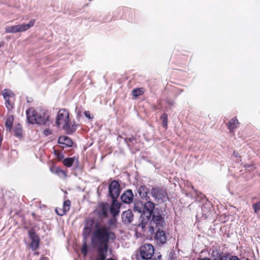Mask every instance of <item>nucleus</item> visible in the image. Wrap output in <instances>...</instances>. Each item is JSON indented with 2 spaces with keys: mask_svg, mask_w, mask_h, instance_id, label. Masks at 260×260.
I'll return each mask as SVG.
<instances>
[{
  "mask_svg": "<svg viewBox=\"0 0 260 260\" xmlns=\"http://www.w3.org/2000/svg\"><path fill=\"white\" fill-rule=\"evenodd\" d=\"M51 133H52L51 131L50 130L49 128L45 129L43 132L44 135L46 136H48L51 135Z\"/></svg>",
  "mask_w": 260,
  "mask_h": 260,
  "instance_id": "nucleus-35",
  "label": "nucleus"
},
{
  "mask_svg": "<svg viewBox=\"0 0 260 260\" xmlns=\"http://www.w3.org/2000/svg\"><path fill=\"white\" fill-rule=\"evenodd\" d=\"M144 93V90L143 88H137L132 90V94L136 99L138 96L143 94Z\"/></svg>",
  "mask_w": 260,
  "mask_h": 260,
  "instance_id": "nucleus-25",
  "label": "nucleus"
},
{
  "mask_svg": "<svg viewBox=\"0 0 260 260\" xmlns=\"http://www.w3.org/2000/svg\"><path fill=\"white\" fill-rule=\"evenodd\" d=\"M81 251L82 253L84 256L86 255V254H87L88 249H87V246L86 243H85L83 245V246L81 248Z\"/></svg>",
  "mask_w": 260,
  "mask_h": 260,
  "instance_id": "nucleus-34",
  "label": "nucleus"
},
{
  "mask_svg": "<svg viewBox=\"0 0 260 260\" xmlns=\"http://www.w3.org/2000/svg\"><path fill=\"white\" fill-rule=\"evenodd\" d=\"M35 22V20L31 19L28 24H22L17 25L7 26L6 27L5 31L7 33H16L21 31H24L28 30L29 28L33 26Z\"/></svg>",
  "mask_w": 260,
  "mask_h": 260,
  "instance_id": "nucleus-6",
  "label": "nucleus"
},
{
  "mask_svg": "<svg viewBox=\"0 0 260 260\" xmlns=\"http://www.w3.org/2000/svg\"><path fill=\"white\" fill-rule=\"evenodd\" d=\"M1 93L5 99V105L7 109L9 111L13 109L15 101V94L9 89H5Z\"/></svg>",
  "mask_w": 260,
  "mask_h": 260,
  "instance_id": "nucleus-5",
  "label": "nucleus"
},
{
  "mask_svg": "<svg viewBox=\"0 0 260 260\" xmlns=\"http://www.w3.org/2000/svg\"><path fill=\"white\" fill-rule=\"evenodd\" d=\"M133 210L135 212H138L139 213L144 211V204L140 201H136L134 202Z\"/></svg>",
  "mask_w": 260,
  "mask_h": 260,
  "instance_id": "nucleus-22",
  "label": "nucleus"
},
{
  "mask_svg": "<svg viewBox=\"0 0 260 260\" xmlns=\"http://www.w3.org/2000/svg\"><path fill=\"white\" fill-rule=\"evenodd\" d=\"M229 260H240V259L236 256H232L230 257Z\"/></svg>",
  "mask_w": 260,
  "mask_h": 260,
  "instance_id": "nucleus-39",
  "label": "nucleus"
},
{
  "mask_svg": "<svg viewBox=\"0 0 260 260\" xmlns=\"http://www.w3.org/2000/svg\"><path fill=\"white\" fill-rule=\"evenodd\" d=\"M167 235L163 230H160V228L157 230L154 240L157 245H161L165 244L167 240Z\"/></svg>",
  "mask_w": 260,
  "mask_h": 260,
  "instance_id": "nucleus-11",
  "label": "nucleus"
},
{
  "mask_svg": "<svg viewBox=\"0 0 260 260\" xmlns=\"http://www.w3.org/2000/svg\"><path fill=\"white\" fill-rule=\"evenodd\" d=\"M122 221L124 223H129L133 220V214L130 210L123 212L122 214Z\"/></svg>",
  "mask_w": 260,
  "mask_h": 260,
  "instance_id": "nucleus-19",
  "label": "nucleus"
},
{
  "mask_svg": "<svg viewBox=\"0 0 260 260\" xmlns=\"http://www.w3.org/2000/svg\"><path fill=\"white\" fill-rule=\"evenodd\" d=\"M58 143L62 145L61 147L62 148L72 147L73 144L72 140L66 136L59 137L58 140Z\"/></svg>",
  "mask_w": 260,
  "mask_h": 260,
  "instance_id": "nucleus-13",
  "label": "nucleus"
},
{
  "mask_svg": "<svg viewBox=\"0 0 260 260\" xmlns=\"http://www.w3.org/2000/svg\"><path fill=\"white\" fill-rule=\"evenodd\" d=\"M58 158L59 159L61 160L63 158V155L62 154H58Z\"/></svg>",
  "mask_w": 260,
  "mask_h": 260,
  "instance_id": "nucleus-40",
  "label": "nucleus"
},
{
  "mask_svg": "<svg viewBox=\"0 0 260 260\" xmlns=\"http://www.w3.org/2000/svg\"><path fill=\"white\" fill-rule=\"evenodd\" d=\"M147 202L144 204V211H146V214H148V216H151V215L153 213L155 209V205L152 202L148 200H146Z\"/></svg>",
  "mask_w": 260,
  "mask_h": 260,
  "instance_id": "nucleus-15",
  "label": "nucleus"
},
{
  "mask_svg": "<svg viewBox=\"0 0 260 260\" xmlns=\"http://www.w3.org/2000/svg\"><path fill=\"white\" fill-rule=\"evenodd\" d=\"M94 221L93 219H90L87 220L86 226L85 227L84 230L90 231L91 227L93 225Z\"/></svg>",
  "mask_w": 260,
  "mask_h": 260,
  "instance_id": "nucleus-28",
  "label": "nucleus"
},
{
  "mask_svg": "<svg viewBox=\"0 0 260 260\" xmlns=\"http://www.w3.org/2000/svg\"><path fill=\"white\" fill-rule=\"evenodd\" d=\"M233 154L236 157H238V155H239L238 152L237 151H235V150L233 151Z\"/></svg>",
  "mask_w": 260,
  "mask_h": 260,
  "instance_id": "nucleus-41",
  "label": "nucleus"
},
{
  "mask_svg": "<svg viewBox=\"0 0 260 260\" xmlns=\"http://www.w3.org/2000/svg\"><path fill=\"white\" fill-rule=\"evenodd\" d=\"M160 120H162V125L165 129L168 128V115L167 113H164L160 118Z\"/></svg>",
  "mask_w": 260,
  "mask_h": 260,
  "instance_id": "nucleus-27",
  "label": "nucleus"
},
{
  "mask_svg": "<svg viewBox=\"0 0 260 260\" xmlns=\"http://www.w3.org/2000/svg\"><path fill=\"white\" fill-rule=\"evenodd\" d=\"M71 204V201L69 200H66L63 202L62 207L67 212L70 210Z\"/></svg>",
  "mask_w": 260,
  "mask_h": 260,
  "instance_id": "nucleus-30",
  "label": "nucleus"
},
{
  "mask_svg": "<svg viewBox=\"0 0 260 260\" xmlns=\"http://www.w3.org/2000/svg\"><path fill=\"white\" fill-rule=\"evenodd\" d=\"M199 260H210V259L209 258L205 257V258H204L202 259H199Z\"/></svg>",
  "mask_w": 260,
  "mask_h": 260,
  "instance_id": "nucleus-42",
  "label": "nucleus"
},
{
  "mask_svg": "<svg viewBox=\"0 0 260 260\" xmlns=\"http://www.w3.org/2000/svg\"><path fill=\"white\" fill-rule=\"evenodd\" d=\"M51 171L57 174L59 177H66V172L60 168L57 167H52L51 168Z\"/></svg>",
  "mask_w": 260,
  "mask_h": 260,
  "instance_id": "nucleus-24",
  "label": "nucleus"
},
{
  "mask_svg": "<svg viewBox=\"0 0 260 260\" xmlns=\"http://www.w3.org/2000/svg\"><path fill=\"white\" fill-rule=\"evenodd\" d=\"M109 194L112 199H117L119 197L121 188L119 182L117 180H113L108 187Z\"/></svg>",
  "mask_w": 260,
  "mask_h": 260,
  "instance_id": "nucleus-8",
  "label": "nucleus"
},
{
  "mask_svg": "<svg viewBox=\"0 0 260 260\" xmlns=\"http://www.w3.org/2000/svg\"><path fill=\"white\" fill-rule=\"evenodd\" d=\"M150 218L151 216H148L146 211H144L141 215L139 225L141 226L142 229H144L148 221H150Z\"/></svg>",
  "mask_w": 260,
  "mask_h": 260,
  "instance_id": "nucleus-20",
  "label": "nucleus"
},
{
  "mask_svg": "<svg viewBox=\"0 0 260 260\" xmlns=\"http://www.w3.org/2000/svg\"><path fill=\"white\" fill-rule=\"evenodd\" d=\"M108 204L107 203H100L96 210V214L101 218H106L108 216Z\"/></svg>",
  "mask_w": 260,
  "mask_h": 260,
  "instance_id": "nucleus-12",
  "label": "nucleus"
},
{
  "mask_svg": "<svg viewBox=\"0 0 260 260\" xmlns=\"http://www.w3.org/2000/svg\"><path fill=\"white\" fill-rule=\"evenodd\" d=\"M98 222L94 224V230L91 236L92 244L96 248H108L110 240L114 241L116 236L115 234L106 226H100Z\"/></svg>",
  "mask_w": 260,
  "mask_h": 260,
  "instance_id": "nucleus-1",
  "label": "nucleus"
},
{
  "mask_svg": "<svg viewBox=\"0 0 260 260\" xmlns=\"http://www.w3.org/2000/svg\"><path fill=\"white\" fill-rule=\"evenodd\" d=\"M2 140H3V138L0 136V145H1Z\"/></svg>",
  "mask_w": 260,
  "mask_h": 260,
  "instance_id": "nucleus-43",
  "label": "nucleus"
},
{
  "mask_svg": "<svg viewBox=\"0 0 260 260\" xmlns=\"http://www.w3.org/2000/svg\"><path fill=\"white\" fill-rule=\"evenodd\" d=\"M133 199V192L131 189H127L125 190L121 196V200L122 202L126 204H129L132 203Z\"/></svg>",
  "mask_w": 260,
  "mask_h": 260,
  "instance_id": "nucleus-14",
  "label": "nucleus"
},
{
  "mask_svg": "<svg viewBox=\"0 0 260 260\" xmlns=\"http://www.w3.org/2000/svg\"><path fill=\"white\" fill-rule=\"evenodd\" d=\"M84 115L86 117H87L89 119H91L93 118V116H91L90 114L89 111H85Z\"/></svg>",
  "mask_w": 260,
  "mask_h": 260,
  "instance_id": "nucleus-36",
  "label": "nucleus"
},
{
  "mask_svg": "<svg viewBox=\"0 0 260 260\" xmlns=\"http://www.w3.org/2000/svg\"><path fill=\"white\" fill-rule=\"evenodd\" d=\"M15 136L17 137L22 136V129L19 127H17L14 129Z\"/></svg>",
  "mask_w": 260,
  "mask_h": 260,
  "instance_id": "nucleus-33",
  "label": "nucleus"
},
{
  "mask_svg": "<svg viewBox=\"0 0 260 260\" xmlns=\"http://www.w3.org/2000/svg\"><path fill=\"white\" fill-rule=\"evenodd\" d=\"M125 142L128 145V142L129 143H136L137 139L134 136H132L129 138H125L124 139Z\"/></svg>",
  "mask_w": 260,
  "mask_h": 260,
  "instance_id": "nucleus-31",
  "label": "nucleus"
},
{
  "mask_svg": "<svg viewBox=\"0 0 260 260\" xmlns=\"http://www.w3.org/2000/svg\"><path fill=\"white\" fill-rule=\"evenodd\" d=\"M14 121V116L12 115H9L6 121L5 126L7 128V131H11L13 127V124Z\"/></svg>",
  "mask_w": 260,
  "mask_h": 260,
  "instance_id": "nucleus-23",
  "label": "nucleus"
},
{
  "mask_svg": "<svg viewBox=\"0 0 260 260\" xmlns=\"http://www.w3.org/2000/svg\"><path fill=\"white\" fill-rule=\"evenodd\" d=\"M120 204L118 203L117 199H112V203L110 208V212L113 216L115 217L119 213Z\"/></svg>",
  "mask_w": 260,
  "mask_h": 260,
  "instance_id": "nucleus-16",
  "label": "nucleus"
},
{
  "mask_svg": "<svg viewBox=\"0 0 260 260\" xmlns=\"http://www.w3.org/2000/svg\"><path fill=\"white\" fill-rule=\"evenodd\" d=\"M219 260H229L228 255H221L219 256Z\"/></svg>",
  "mask_w": 260,
  "mask_h": 260,
  "instance_id": "nucleus-37",
  "label": "nucleus"
},
{
  "mask_svg": "<svg viewBox=\"0 0 260 260\" xmlns=\"http://www.w3.org/2000/svg\"><path fill=\"white\" fill-rule=\"evenodd\" d=\"M138 192L140 197L145 200H148L150 199L148 194L149 193V189L144 185L140 186L138 189Z\"/></svg>",
  "mask_w": 260,
  "mask_h": 260,
  "instance_id": "nucleus-17",
  "label": "nucleus"
},
{
  "mask_svg": "<svg viewBox=\"0 0 260 260\" xmlns=\"http://www.w3.org/2000/svg\"><path fill=\"white\" fill-rule=\"evenodd\" d=\"M139 252L143 259H150L154 253V247L150 244H144L139 248Z\"/></svg>",
  "mask_w": 260,
  "mask_h": 260,
  "instance_id": "nucleus-7",
  "label": "nucleus"
},
{
  "mask_svg": "<svg viewBox=\"0 0 260 260\" xmlns=\"http://www.w3.org/2000/svg\"><path fill=\"white\" fill-rule=\"evenodd\" d=\"M74 158L72 157L66 158L63 159L62 163L67 167H71L74 162Z\"/></svg>",
  "mask_w": 260,
  "mask_h": 260,
  "instance_id": "nucleus-26",
  "label": "nucleus"
},
{
  "mask_svg": "<svg viewBox=\"0 0 260 260\" xmlns=\"http://www.w3.org/2000/svg\"><path fill=\"white\" fill-rule=\"evenodd\" d=\"M28 235L31 239L30 247L33 250H35L39 247L40 238L36 234L35 230L33 229H31L29 230Z\"/></svg>",
  "mask_w": 260,
  "mask_h": 260,
  "instance_id": "nucleus-10",
  "label": "nucleus"
},
{
  "mask_svg": "<svg viewBox=\"0 0 260 260\" xmlns=\"http://www.w3.org/2000/svg\"><path fill=\"white\" fill-rule=\"evenodd\" d=\"M151 219L150 221V228L152 231L154 229H159L164 226L165 223L164 215L162 211L158 208H156L151 216Z\"/></svg>",
  "mask_w": 260,
  "mask_h": 260,
  "instance_id": "nucleus-4",
  "label": "nucleus"
},
{
  "mask_svg": "<svg viewBox=\"0 0 260 260\" xmlns=\"http://www.w3.org/2000/svg\"><path fill=\"white\" fill-rule=\"evenodd\" d=\"M166 103L169 106H173L175 104L174 101H171L170 100H167L166 101Z\"/></svg>",
  "mask_w": 260,
  "mask_h": 260,
  "instance_id": "nucleus-38",
  "label": "nucleus"
},
{
  "mask_svg": "<svg viewBox=\"0 0 260 260\" xmlns=\"http://www.w3.org/2000/svg\"><path fill=\"white\" fill-rule=\"evenodd\" d=\"M56 124L58 127L62 125V128L69 134H72L76 129L75 124H72L70 122L69 112L65 109H61L58 111Z\"/></svg>",
  "mask_w": 260,
  "mask_h": 260,
  "instance_id": "nucleus-3",
  "label": "nucleus"
},
{
  "mask_svg": "<svg viewBox=\"0 0 260 260\" xmlns=\"http://www.w3.org/2000/svg\"><path fill=\"white\" fill-rule=\"evenodd\" d=\"M27 119L31 124L45 125L49 121L50 115L47 110L29 108L26 111Z\"/></svg>",
  "mask_w": 260,
  "mask_h": 260,
  "instance_id": "nucleus-2",
  "label": "nucleus"
},
{
  "mask_svg": "<svg viewBox=\"0 0 260 260\" xmlns=\"http://www.w3.org/2000/svg\"><path fill=\"white\" fill-rule=\"evenodd\" d=\"M253 209L255 213L260 211V202H257L252 205Z\"/></svg>",
  "mask_w": 260,
  "mask_h": 260,
  "instance_id": "nucleus-32",
  "label": "nucleus"
},
{
  "mask_svg": "<svg viewBox=\"0 0 260 260\" xmlns=\"http://www.w3.org/2000/svg\"><path fill=\"white\" fill-rule=\"evenodd\" d=\"M151 194L157 202H164L167 196V192L162 188L156 187H153L151 190Z\"/></svg>",
  "mask_w": 260,
  "mask_h": 260,
  "instance_id": "nucleus-9",
  "label": "nucleus"
},
{
  "mask_svg": "<svg viewBox=\"0 0 260 260\" xmlns=\"http://www.w3.org/2000/svg\"><path fill=\"white\" fill-rule=\"evenodd\" d=\"M108 248L105 250L104 248H97L98 252V257L96 260H105L106 258L107 252Z\"/></svg>",
  "mask_w": 260,
  "mask_h": 260,
  "instance_id": "nucleus-21",
  "label": "nucleus"
},
{
  "mask_svg": "<svg viewBox=\"0 0 260 260\" xmlns=\"http://www.w3.org/2000/svg\"><path fill=\"white\" fill-rule=\"evenodd\" d=\"M32 215L33 216H35V213H32Z\"/></svg>",
  "mask_w": 260,
  "mask_h": 260,
  "instance_id": "nucleus-44",
  "label": "nucleus"
},
{
  "mask_svg": "<svg viewBox=\"0 0 260 260\" xmlns=\"http://www.w3.org/2000/svg\"><path fill=\"white\" fill-rule=\"evenodd\" d=\"M56 213L59 216H63L65 215L67 213L66 211L63 209V208H59L56 207L55 209Z\"/></svg>",
  "mask_w": 260,
  "mask_h": 260,
  "instance_id": "nucleus-29",
  "label": "nucleus"
},
{
  "mask_svg": "<svg viewBox=\"0 0 260 260\" xmlns=\"http://www.w3.org/2000/svg\"><path fill=\"white\" fill-rule=\"evenodd\" d=\"M239 124L237 117H235L226 123V126L231 133H234Z\"/></svg>",
  "mask_w": 260,
  "mask_h": 260,
  "instance_id": "nucleus-18",
  "label": "nucleus"
}]
</instances>
